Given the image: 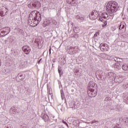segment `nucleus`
Here are the masks:
<instances>
[{"label":"nucleus","mask_w":128,"mask_h":128,"mask_svg":"<svg viewBox=\"0 0 128 128\" xmlns=\"http://www.w3.org/2000/svg\"><path fill=\"white\" fill-rule=\"evenodd\" d=\"M116 126H117V128H120V125H118Z\"/></svg>","instance_id":"obj_33"},{"label":"nucleus","mask_w":128,"mask_h":128,"mask_svg":"<svg viewBox=\"0 0 128 128\" xmlns=\"http://www.w3.org/2000/svg\"><path fill=\"white\" fill-rule=\"evenodd\" d=\"M79 30H78V32H78Z\"/></svg>","instance_id":"obj_38"},{"label":"nucleus","mask_w":128,"mask_h":128,"mask_svg":"<svg viewBox=\"0 0 128 128\" xmlns=\"http://www.w3.org/2000/svg\"><path fill=\"white\" fill-rule=\"evenodd\" d=\"M78 30V28H76L74 30Z\"/></svg>","instance_id":"obj_35"},{"label":"nucleus","mask_w":128,"mask_h":128,"mask_svg":"<svg viewBox=\"0 0 128 128\" xmlns=\"http://www.w3.org/2000/svg\"><path fill=\"white\" fill-rule=\"evenodd\" d=\"M89 17L90 20H96V18H98V12L96 10H94L90 14Z\"/></svg>","instance_id":"obj_4"},{"label":"nucleus","mask_w":128,"mask_h":128,"mask_svg":"<svg viewBox=\"0 0 128 128\" xmlns=\"http://www.w3.org/2000/svg\"><path fill=\"white\" fill-rule=\"evenodd\" d=\"M58 72H59L60 76L61 74H62V73L60 72V68H58Z\"/></svg>","instance_id":"obj_25"},{"label":"nucleus","mask_w":128,"mask_h":128,"mask_svg":"<svg viewBox=\"0 0 128 128\" xmlns=\"http://www.w3.org/2000/svg\"><path fill=\"white\" fill-rule=\"evenodd\" d=\"M42 58H40L38 62V64H40V61L42 60Z\"/></svg>","instance_id":"obj_29"},{"label":"nucleus","mask_w":128,"mask_h":128,"mask_svg":"<svg viewBox=\"0 0 128 128\" xmlns=\"http://www.w3.org/2000/svg\"><path fill=\"white\" fill-rule=\"evenodd\" d=\"M124 28H126V23L121 22L119 26V30H122Z\"/></svg>","instance_id":"obj_13"},{"label":"nucleus","mask_w":128,"mask_h":128,"mask_svg":"<svg viewBox=\"0 0 128 128\" xmlns=\"http://www.w3.org/2000/svg\"><path fill=\"white\" fill-rule=\"evenodd\" d=\"M82 16H80V15H76V20H80V17H81Z\"/></svg>","instance_id":"obj_22"},{"label":"nucleus","mask_w":128,"mask_h":128,"mask_svg":"<svg viewBox=\"0 0 128 128\" xmlns=\"http://www.w3.org/2000/svg\"><path fill=\"white\" fill-rule=\"evenodd\" d=\"M62 122H63V124H66V126H68V123L66 122L64 120H62Z\"/></svg>","instance_id":"obj_21"},{"label":"nucleus","mask_w":128,"mask_h":128,"mask_svg":"<svg viewBox=\"0 0 128 128\" xmlns=\"http://www.w3.org/2000/svg\"><path fill=\"white\" fill-rule=\"evenodd\" d=\"M66 2L69 4H72V6H74L76 4L77 0H66Z\"/></svg>","instance_id":"obj_12"},{"label":"nucleus","mask_w":128,"mask_h":128,"mask_svg":"<svg viewBox=\"0 0 128 128\" xmlns=\"http://www.w3.org/2000/svg\"><path fill=\"white\" fill-rule=\"evenodd\" d=\"M112 59L114 58V60H115L117 62H122V58H120L118 57H114V56H111Z\"/></svg>","instance_id":"obj_10"},{"label":"nucleus","mask_w":128,"mask_h":128,"mask_svg":"<svg viewBox=\"0 0 128 128\" xmlns=\"http://www.w3.org/2000/svg\"><path fill=\"white\" fill-rule=\"evenodd\" d=\"M61 96L62 98H64V92H61Z\"/></svg>","instance_id":"obj_27"},{"label":"nucleus","mask_w":128,"mask_h":128,"mask_svg":"<svg viewBox=\"0 0 128 128\" xmlns=\"http://www.w3.org/2000/svg\"><path fill=\"white\" fill-rule=\"evenodd\" d=\"M96 36H98V34H94V38H96Z\"/></svg>","instance_id":"obj_28"},{"label":"nucleus","mask_w":128,"mask_h":128,"mask_svg":"<svg viewBox=\"0 0 128 128\" xmlns=\"http://www.w3.org/2000/svg\"><path fill=\"white\" fill-rule=\"evenodd\" d=\"M123 88H128V83H126L123 85Z\"/></svg>","instance_id":"obj_20"},{"label":"nucleus","mask_w":128,"mask_h":128,"mask_svg":"<svg viewBox=\"0 0 128 128\" xmlns=\"http://www.w3.org/2000/svg\"><path fill=\"white\" fill-rule=\"evenodd\" d=\"M36 18H37V20H36L37 21L38 24H40V21L42 20V17L40 15H38L37 14V16H36Z\"/></svg>","instance_id":"obj_18"},{"label":"nucleus","mask_w":128,"mask_h":128,"mask_svg":"<svg viewBox=\"0 0 128 128\" xmlns=\"http://www.w3.org/2000/svg\"><path fill=\"white\" fill-rule=\"evenodd\" d=\"M38 12L34 11L31 12V14L29 15V17L28 18V22L29 24H32L35 20L36 22V20H38Z\"/></svg>","instance_id":"obj_3"},{"label":"nucleus","mask_w":128,"mask_h":128,"mask_svg":"<svg viewBox=\"0 0 128 128\" xmlns=\"http://www.w3.org/2000/svg\"><path fill=\"white\" fill-rule=\"evenodd\" d=\"M52 22L53 24H54L55 26H56V20H52Z\"/></svg>","instance_id":"obj_24"},{"label":"nucleus","mask_w":128,"mask_h":128,"mask_svg":"<svg viewBox=\"0 0 128 128\" xmlns=\"http://www.w3.org/2000/svg\"><path fill=\"white\" fill-rule=\"evenodd\" d=\"M0 62H2V61L0 60Z\"/></svg>","instance_id":"obj_39"},{"label":"nucleus","mask_w":128,"mask_h":128,"mask_svg":"<svg viewBox=\"0 0 128 128\" xmlns=\"http://www.w3.org/2000/svg\"><path fill=\"white\" fill-rule=\"evenodd\" d=\"M114 68H118V66H116V64H115Z\"/></svg>","instance_id":"obj_32"},{"label":"nucleus","mask_w":128,"mask_h":128,"mask_svg":"<svg viewBox=\"0 0 128 128\" xmlns=\"http://www.w3.org/2000/svg\"><path fill=\"white\" fill-rule=\"evenodd\" d=\"M100 48L102 52H108V44L104 43H102L100 45Z\"/></svg>","instance_id":"obj_7"},{"label":"nucleus","mask_w":128,"mask_h":128,"mask_svg":"<svg viewBox=\"0 0 128 128\" xmlns=\"http://www.w3.org/2000/svg\"><path fill=\"white\" fill-rule=\"evenodd\" d=\"M22 50L23 52H24L26 54H30V52L32 49H30V47L28 46H24L22 48Z\"/></svg>","instance_id":"obj_6"},{"label":"nucleus","mask_w":128,"mask_h":128,"mask_svg":"<svg viewBox=\"0 0 128 128\" xmlns=\"http://www.w3.org/2000/svg\"><path fill=\"white\" fill-rule=\"evenodd\" d=\"M106 10L108 14H114L118 10V6L116 2L110 1L106 6Z\"/></svg>","instance_id":"obj_1"},{"label":"nucleus","mask_w":128,"mask_h":128,"mask_svg":"<svg viewBox=\"0 0 128 128\" xmlns=\"http://www.w3.org/2000/svg\"><path fill=\"white\" fill-rule=\"evenodd\" d=\"M98 121H96V120H93L92 122H91V124H94L96 122H97Z\"/></svg>","instance_id":"obj_26"},{"label":"nucleus","mask_w":128,"mask_h":128,"mask_svg":"<svg viewBox=\"0 0 128 128\" xmlns=\"http://www.w3.org/2000/svg\"><path fill=\"white\" fill-rule=\"evenodd\" d=\"M2 66V62H0V66Z\"/></svg>","instance_id":"obj_36"},{"label":"nucleus","mask_w":128,"mask_h":128,"mask_svg":"<svg viewBox=\"0 0 128 128\" xmlns=\"http://www.w3.org/2000/svg\"><path fill=\"white\" fill-rule=\"evenodd\" d=\"M126 104H128V100H126Z\"/></svg>","instance_id":"obj_37"},{"label":"nucleus","mask_w":128,"mask_h":128,"mask_svg":"<svg viewBox=\"0 0 128 128\" xmlns=\"http://www.w3.org/2000/svg\"><path fill=\"white\" fill-rule=\"evenodd\" d=\"M86 124H91V122H86Z\"/></svg>","instance_id":"obj_34"},{"label":"nucleus","mask_w":128,"mask_h":128,"mask_svg":"<svg viewBox=\"0 0 128 128\" xmlns=\"http://www.w3.org/2000/svg\"><path fill=\"white\" fill-rule=\"evenodd\" d=\"M108 78H112V76H114V73L112 72H110L108 74Z\"/></svg>","instance_id":"obj_19"},{"label":"nucleus","mask_w":128,"mask_h":128,"mask_svg":"<svg viewBox=\"0 0 128 128\" xmlns=\"http://www.w3.org/2000/svg\"><path fill=\"white\" fill-rule=\"evenodd\" d=\"M94 92V90L92 89L91 92L89 94L90 95V98H94V96H96V95L98 94V92Z\"/></svg>","instance_id":"obj_11"},{"label":"nucleus","mask_w":128,"mask_h":128,"mask_svg":"<svg viewBox=\"0 0 128 128\" xmlns=\"http://www.w3.org/2000/svg\"><path fill=\"white\" fill-rule=\"evenodd\" d=\"M10 32V28L9 27H6L5 28H2V30L0 34L2 36H5L6 34H8Z\"/></svg>","instance_id":"obj_5"},{"label":"nucleus","mask_w":128,"mask_h":128,"mask_svg":"<svg viewBox=\"0 0 128 128\" xmlns=\"http://www.w3.org/2000/svg\"><path fill=\"white\" fill-rule=\"evenodd\" d=\"M38 4H40V2H38Z\"/></svg>","instance_id":"obj_40"},{"label":"nucleus","mask_w":128,"mask_h":128,"mask_svg":"<svg viewBox=\"0 0 128 128\" xmlns=\"http://www.w3.org/2000/svg\"><path fill=\"white\" fill-rule=\"evenodd\" d=\"M6 11L4 10H1L0 12V16H6Z\"/></svg>","instance_id":"obj_16"},{"label":"nucleus","mask_w":128,"mask_h":128,"mask_svg":"<svg viewBox=\"0 0 128 128\" xmlns=\"http://www.w3.org/2000/svg\"><path fill=\"white\" fill-rule=\"evenodd\" d=\"M101 56L102 58H104V60H110V58H112V56H110L106 54H102Z\"/></svg>","instance_id":"obj_9"},{"label":"nucleus","mask_w":128,"mask_h":128,"mask_svg":"<svg viewBox=\"0 0 128 128\" xmlns=\"http://www.w3.org/2000/svg\"><path fill=\"white\" fill-rule=\"evenodd\" d=\"M49 52H50V54H52V51H51L50 48Z\"/></svg>","instance_id":"obj_31"},{"label":"nucleus","mask_w":128,"mask_h":128,"mask_svg":"<svg viewBox=\"0 0 128 128\" xmlns=\"http://www.w3.org/2000/svg\"><path fill=\"white\" fill-rule=\"evenodd\" d=\"M122 70H124L125 72H126V70H128V64H124L122 66Z\"/></svg>","instance_id":"obj_15"},{"label":"nucleus","mask_w":128,"mask_h":128,"mask_svg":"<svg viewBox=\"0 0 128 128\" xmlns=\"http://www.w3.org/2000/svg\"><path fill=\"white\" fill-rule=\"evenodd\" d=\"M20 80H24V78H26V75L24 74H18Z\"/></svg>","instance_id":"obj_17"},{"label":"nucleus","mask_w":128,"mask_h":128,"mask_svg":"<svg viewBox=\"0 0 128 128\" xmlns=\"http://www.w3.org/2000/svg\"><path fill=\"white\" fill-rule=\"evenodd\" d=\"M42 118L44 120L45 122H48L50 120V118L46 114H44L42 116Z\"/></svg>","instance_id":"obj_14"},{"label":"nucleus","mask_w":128,"mask_h":128,"mask_svg":"<svg viewBox=\"0 0 128 128\" xmlns=\"http://www.w3.org/2000/svg\"><path fill=\"white\" fill-rule=\"evenodd\" d=\"M13 56H16V51H14V53L12 54Z\"/></svg>","instance_id":"obj_30"},{"label":"nucleus","mask_w":128,"mask_h":128,"mask_svg":"<svg viewBox=\"0 0 128 128\" xmlns=\"http://www.w3.org/2000/svg\"><path fill=\"white\" fill-rule=\"evenodd\" d=\"M110 14H111L110 15H108V13H103L102 16L100 18V20L104 23V24H102V28H104L108 24L106 20H112L114 18L112 14V13Z\"/></svg>","instance_id":"obj_2"},{"label":"nucleus","mask_w":128,"mask_h":128,"mask_svg":"<svg viewBox=\"0 0 128 128\" xmlns=\"http://www.w3.org/2000/svg\"><path fill=\"white\" fill-rule=\"evenodd\" d=\"M114 80L117 84H120L124 80V77L122 76H116Z\"/></svg>","instance_id":"obj_8"},{"label":"nucleus","mask_w":128,"mask_h":128,"mask_svg":"<svg viewBox=\"0 0 128 128\" xmlns=\"http://www.w3.org/2000/svg\"><path fill=\"white\" fill-rule=\"evenodd\" d=\"M80 20H81L82 22H84V18L82 17L81 16V17H80Z\"/></svg>","instance_id":"obj_23"}]
</instances>
